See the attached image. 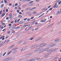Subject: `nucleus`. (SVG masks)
<instances>
[{
  "mask_svg": "<svg viewBox=\"0 0 61 61\" xmlns=\"http://www.w3.org/2000/svg\"><path fill=\"white\" fill-rule=\"evenodd\" d=\"M35 22H36V21H35L34 22H33L32 23V24H35Z\"/></svg>",
  "mask_w": 61,
  "mask_h": 61,
  "instance_id": "45",
  "label": "nucleus"
},
{
  "mask_svg": "<svg viewBox=\"0 0 61 61\" xmlns=\"http://www.w3.org/2000/svg\"><path fill=\"white\" fill-rule=\"evenodd\" d=\"M22 41H20V42H19V43H22Z\"/></svg>",
  "mask_w": 61,
  "mask_h": 61,
  "instance_id": "58",
  "label": "nucleus"
},
{
  "mask_svg": "<svg viewBox=\"0 0 61 61\" xmlns=\"http://www.w3.org/2000/svg\"><path fill=\"white\" fill-rule=\"evenodd\" d=\"M49 50L50 52H53V51H53V50H51V49H50Z\"/></svg>",
  "mask_w": 61,
  "mask_h": 61,
  "instance_id": "28",
  "label": "nucleus"
},
{
  "mask_svg": "<svg viewBox=\"0 0 61 61\" xmlns=\"http://www.w3.org/2000/svg\"><path fill=\"white\" fill-rule=\"evenodd\" d=\"M10 31H9L7 32V34H10Z\"/></svg>",
  "mask_w": 61,
  "mask_h": 61,
  "instance_id": "35",
  "label": "nucleus"
},
{
  "mask_svg": "<svg viewBox=\"0 0 61 61\" xmlns=\"http://www.w3.org/2000/svg\"><path fill=\"white\" fill-rule=\"evenodd\" d=\"M14 47V46L13 45L12 46H10V47L8 48V49H10V48H12L13 47Z\"/></svg>",
  "mask_w": 61,
  "mask_h": 61,
  "instance_id": "12",
  "label": "nucleus"
},
{
  "mask_svg": "<svg viewBox=\"0 0 61 61\" xmlns=\"http://www.w3.org/2000/svg\"><path fill=\"white\" fill-rule=\"evenodd\" d=\"M32 55V53L29 54L25 56V57H26V58L27 57H28V56H30V55Z\"/></svg>",
  "mask_w": 61,
  "mask_h": 61,
  "instance_id": "4",
  "label": "nucleus"
},
{
  "mask_svg": "<svg viewBox=\"0 0 61 61\" xmlns=\"http://www.w3.org/2000/svg\"><path fill=\"white\" fill-rule=\"evenodd\" d=\"M11 24H9V26H11Z\"/></svg>",
  "mask_w": 61,
  "mask_h": 61,
  "instance_id": "54",
  "label": "nucleus"
},
{
  "mask_svg": "<svg viewBox=\"0 0 61 61\" xmlns=\"http://www.w3.org/2000/svg\"><path fill=\"white\" fill-rule=\"evenodd\" d=\"M5 25V23H3L2 24V25Z\"/></svg>",
  "mask_w": 61,
  "mask_h": 61,
  "instance_id": "53",
  "label": "nucleus"
},
{
  "mask_svg": "<svg viewBox=\"0 0 61 61\" xmlns=\"http://www.w3.org/2000/svg\"><path fill=\"white\" fill-rule=\"evenodd\" d=\"M26 1H27L28 2H29V1H31V0H23V2H25Z\"/></svg>",
  "mask_w": 61,
  "mask_h": 61,
  "instance_id": "8",
  "label": "nucleus"
},
{
  "mask_svg": "<svg viewBox=\"0 0 61 61\" xmlns=\"http://www.w3.org/2000/svg\"><path fill=\"white\" fill-rule=\"evenodd\" d=\"M55 4V5L53 6V8H55L56 6L57 5V4Z\"/></svg>",
  "mask_w": 61,
  "mask_h": 61,
  "instance_id": "18",
  "label": "nucleus"
},
{
  "mask_svg": "<svg viewBox=\"0 0 61 61\" xmlns=\"http://www.w3.org/2000/svg\"><path fill=\"white\" fill-rule=\"evenodd\" d=\"M56 45V44H53L51 45L50 46V47H52V46H55Z\"/></svg>",
  "mask_w": 61,
  "mask_h": 61,
  "instance_id": "16",
  "label": "nucleus"
},
{
  "mask_svg": "<svg viewBox=\"0 0 61 61\" xmlns=\"http://www.w3.org/2000/svg\"><path fill=\"white\" fill-rule=\"evenodd\" d=\"M15 23H17V20H15Z\"/></svg>",
  "mask_w": 61,
  "mask_h": 61,
  "instance_id": "63",
  "label": "nucleus"
},
{
  "mask_svg": "<svg viewBox=\"0 0 61 61\" xmlns=\"http://www.w3.org/2000/svg\"><path fill=\"white\" fill-rule=\"evenodd\" d=\"M39 51V49H35V50L34 51V52H36V51Z\"/></svg>",
  "mask_w": 61,
  "mask_h": 61,
  "instance_id": "7",
  "label": "nucleus"
},
{
  "mask_svg": "<svg viewBox=\"0 0 61 61\" xmlns=\"http://www.w3.org/2000/svg\"><path fill=\"white\" fill-rule=\"evenodd\" d=\"M31 28H32V27H31L29 28L26 31H28V30H29L30 29H31Z\"/></svg>",
  "mask_w": 61,
  "mask_h": 61,
  "instance_id": "21",
  "label": "nucleus"
},
{
  "mask_svg": "<svg viewBox=\"0 0 61 61\" xmlns=\"http://www.w3.org/2000/svg\"><path fill=\"white\" fill-rule=\"evenodd\" d=\"M12 19V17L11 16L10 17V20H11Z\"/></svg>",
  "mask_w": 61,
  "mask_h": 61,
  "instance_id": "37",
  "label": "nucleus"
},
{
  "mask_svg": "<svg viewBox=\"0 0 61 61\" xmlns=\"http://www.w3.org/2000/svg\"><path fill=\"white\" fill-rule=\"evenodd\" d=\"M10 23H11V24H13V23H14V21H11V22H10Z\"/></svg>",
  "mask_w": 61,
  "mask_h": 61,
  "instance_id": "47",
  "label": "nucleus"
},
{
  "mask_svg": "<svg viewBox=\"0 0 61 61\" xmlns=\"http://www.w3.org/2000/svg\"><path fill=\"white\" fill-rule=\"evenodd\" d=\"M17 5H18L17 4V3H16V4H15V6H17Z\"/></svg>",
  "mask_w": 61,
  "mask_h": 61,
  "instance_id": "39",
  "label": "nucleus"
},
{
  "mask_svg": "<svg viewBox=\"0 0 61 61\" xmlns=\"http://www.w3.org/2000/svg\"><path fill=\"white\" fill-rule=\"evenodd\" d=\"M34 2L33 1H30L29 2L30 3H33Z\"/></svg>",
  "mask_w": 61,
  "mask_h": 61,
  "instance_id": "33",
  "label": "nucleus"
},
{
  "mask_svg": "<svg viewBox=\"0 0 61 61\" xmlns=\"http://www.w3.org/2000/svg\"><path fill=\"white\" fill-rule=\"evenodd\" d=\"M17 12L18 13H19V10H18L17 11Z\"/></svg>",
  "mask_w": 61,
  "mask_h": 61,
  "instance_id": "32",
  "label": "nucleus"
},
{
  "mask_svg": "<svg viewBox=\"0 0 61 61\" xmlns=\"http://www.w3.org/2000/svg\"><path fill=\"white\" fill-rule=\"evenodd\" d=\"M29 5H34L33 3H29Z\"/></svg>",
  "mask_w": 61,
  "mask_h": 61,
  "instance_id": "17",
  "label": "nucleus"
},
{
  "mask_svg": "<svg viewBox=\"0 0 61 61\" xmlns=\"http://www.w3.org/2000/svg\"><path fill=\"white\" fill-rule=\"evenodd\" d=\"M12 58V57H10V58H8L5 60V61H8V60H10V59H11Z\"/></svg>",
  "mask_w": 61,
  "mask_h": 61,
  "instance_id": "3",
  "label": "nucleus"
},
{
  "mask_svg": "<svg viewBox=\"0 0 61 61\" xmlns=\"http://www.w3.org/2000/svg\"><path fill=\"white\" fill-rule=\"evenodd\" d=\"M53 25V24H52L51 25H48V26H50L49 27H50L51 26V25Z\"/></svg>",
  "mask_w": 61,
  "mask_h": 61,
  "instance_id": "30",
  "label": "nucleus"
},
{
  "mask_svg": "<svg viewBox=\"0 0 61 61\" xmlns=\"http://www.w3.org/2000/svg\"><path fill=\"white\" fill-rule=\"evenodd\" d=\"M59 0H57L56 2H57V3H58V2H59L58 3V4L59 5H60V4H61V1H60V2H59Z\"/></svg>",
  "mask_w": 61,
  "mask_h": 61,
  "instance_id": "5",
  "label": "nucleus"
},
{
  "mask_svg": "<svg viewBox=\"0 0 61 61\" xmlns=\"http://www.w3.org/2000/svg\"><path fill=\"white\" fill-rule=\"evenodd\" d=\"M29 13H30V12H27L26 13V15H28L29 14Z\"/></svg>",
  "mask_w": 61,
  "mask_h": 61,
  "instance_id": "23",
  "label": "nucleus"
},
{
  "mask_svg": "<svg viewBox=\"0 0 61 61\" xmlns=\"http://www.w3.org/2000/svg\"><path fill=\"white\" fill-rule=\"evenodd\" d=\"M38 49H39V51H40V50H42L43 48L42 47H40L39 48H38Z\"/></svg>",
  "mask_w": 61,
  "mask_h": 61,
  "instance_id": "19",
  "label": "nucleus"
},
{
  "mask_svg": "<svg viewBox=\"0 0 61 61\" xmlns=\"http://www.w3.org/2000/svg\"><path fill=\"white\" fill-rule=\"evenodd\" d=\"M19 14H20V15H21V14H22V13H21V12H19Z\"/></svg>",
  "mask_w": 61,
  "mask_h": 61,
  "instance_id": "62",
  "label": "nucleus"
},
{
  "mask_svg": "<svg viewBox=\"0 0 61 61\" xmlns=\"http://www.w3.org/2000/svg\"><path fill=\"white\" fill-rule=\"evenodd\" d=\"M43 51H46V49L45 48V49H44V50H42Z\"/></svg>",
  "mask_w": 61,
  "mask_h": 61,
  "instance_id": "46",
  "label": "nucleus"
},
{
  "mask_svg": "<svg viewBox=\"0 0 61 61\" xmlns=\"http://www.w3.org/2000/svg\"><path fill=\"white\" fill-rule=\"evenodd\" d=\"M46 8V7H45L42 10L43 11V10H45V9Z\"/></svg>",
  "mask_w": 61,
  "mask_h": 61,
  "instance_id": "22",
  "label": "nucleus"
},
{
  "mask_svg": "<svg viewBox=\"0 0 61 61\" xmlns=\"http://www.w3.org/2000/svg\"><path fill=\"white\" fill-rule=\"evenodd\" d=\"M2 10H1L0 11V14H2Z\"/></svg>",
  "mask_w": 61,
  "mask_h": 61,
  "instance_id": "42",
  "label": "nucleus"
},
{
  "mask_svg": "<svg viewBox=\"0 0 61 61\" xmlns=\"http://www.w3.org/2000/svg\"><path fill=\"white\" fill-rule=\"evenodd\" d=\"M9 17H7L6 18V20H8V18H9Z\"/></svg>",
  "mask_w": 61,
  "mask_h": 61,
  "instance_id": "51",
  "label": "nucleus"
},
{
  "mask_svg": "<svg viewBox=\"0 0 61 61\" xmlns=\"http://www.w3.org/2000/svg\"><path fill=\"white\" fill-rule=\"evenodd\" d=\"M33 39H34L33 38H31L30 39V40H33Z\"/></svg>",
  "mask_w": 61,
  "mask_h": 61,
  "instance_id": "36",
  "label": "nucleus"
},
{
  "mask_svg": "<svg viewBox=\"0 0 61 61\" xmlns=\"http://www.w3.org/2000/svg\"><path fill=\"white\" fill-rule=\"evenodd\" d=\"M52 10V8H51L49 9V10L51 11Z\"/></svg>",
  "mask_w": 61,
  "mask_h": 61,
  "instance_id": "31",
  "label": "nucleus"
},
{
  "mask_svg": "<svg viewBox=\"0 0 61 61\" xmlns=\"http://www.w3.org/2000/svg\"><path fill=\"white\" fill-rule=\"evenodd\" d=\"M3 5H4L3 4L1 5V7H4Z\"/></svg>",
  "mask_w": 61,
  "mask_h": 61,
  "instance_id": "20",
  "label": "nucleus"
},
{
  "mask_svg": "<svg viewBox=\"0 0 61 61\" xmlns=\"http://www.w3.org/2000/svg\"><path fill=\"white\" fill-rule=\"evenodd\" d=\"M6 12H8V9H6Z\"/></svg>",
  "mask_w": 61,
  "mask_h": 61,
  "instance_id": "34",
  "label": "nucleus"
},
{
  "mask_svg": "<svg viewBox=\"0 0 61 61\" xmlns=\"http://www.w3.org/2000/svg\"><path fill=\"white\" fill-rule=\"evenodd\" d=\"M18 9H20V10H21V8H20V7H19L18 8Z\"/></svg>",
  "mask_w": 61,
  "mask_h": 61,
  "instance_id": "41",
  "label": "nucleus"
},
{
  "mask_svg": "<svg viewBox=\"0 0 61 61\" xmlns=\"http://www.w3.org/2000/svg\"><path fill=\"white\" fill-rule=\"evenodd\" d=\"M51 6V5H50L49 6H48V8H50Z\"/></svg>",
  "mask_w": 61,
  "mask_h": 61,
  "instance_id": "52",
  "label": "nucleus"
},
{
  "mask_svg": "<svg viewBox=\"0 0 61 61\" xmlns=\"http://www.w3.org/2000/svg\"><path fill=\"white\" fill-rule=\"evenodd\" d=\"M4 2H5V4H6V3H7V1H6V0H5Z\"/></svg>",
  "mask_w": 61,
  "mask_h": 61,
  "instance_id": "27",
  "label": "nucleus"
},
{
  "mask_svg": "<svg viewBox=\"0 0 61 61\" xmlns=\"http://www.w3.org/2000/svg\"><path fill=\"white\" fill-rule=\"evenodd\" d=\"M26 27V26H25V25H24L23 26V28H25V27Z\"/></svg>",
  "mask_w": 61,
  "mask_h": 61,
  "instance_id": "48",
  "label": "nucleus"
},
{
  "mask_svg": "<svg viewBox=\"0 0 61 61\" xmlns=\"http://www.w3.org/2000/svg\"><path fill=\"white\" fill-rule=\"evenodd\" d=\"M43 50H41L39 51V54H41V53H43Z\"/></svg>",
  "mask_w": 61,
  "mask_h": 61,
  "instance_id": "10",
  "label": "nucleus"
},
{
  "mask_svg": "<svg viewBox=\"0 0 61 61\" xmlns=\"http://www.w3.org/2000/svg\"><path fill=\"white\" fill-rule=\"evenodd\" d=\"M5 29H4V30H2V31H3V32L5 31Z\"/></svg>",
  "mask_w": 61,
  "mask_h": 61,
  "instance_id": "56",
  "label": "nucleus"
},
{
  "mask_svg": "<svg viewBox=\"0 0 61 61\" xmlns=\"http://www.w3.org/2000/svg\"><path fill=\"white\" fill-rule=\"evenodd\" d=\"M30 19H28L27 20V21H30Z\"/></svg>",
  "mask_w": 61,
  "mask_h": 61,
  "instance_id": "40",
  "label": "nucleus"
},
{
  "mask_svg": "<svg viewBox=\"0 0 61 61\" xmlns=\"http://www.w3.org/2000/svg\"><path fill=\"white\" fill-rule=\"evenodd\" d=\"M25 10H29L30 11H32V10H32L30 9V7L28 8H25Z\"/></svg>",
  "mask_w": 61,
  "mask_h": 61,
  "instance_id": "2",
  "label": "nucleus"
},
{
  "mask_svg": "<svg viewBox=\"0 0 61 61\" xmlns=\"http://www.w3.org/2000/svg\"><path fill=\"white\" fill-rule=\"evenodd\" d=\"M19 36H20L19 35H18V36H17V37H19Z\"/></svg>",
  "mask_w": 61,
  "mask_h": 61,
  "instance_id": "64",
  "label": "nucleus"
},
{
  "mask_svg": "<svg viewBox=\"0 0 61 61\" xmlns=\"http://www.w3.org/2000/svg\"><path fill=\"white\" fill-rule=\"evenodd\" d=\"M41 22H46V20H41Z\"/></svg>",
  "mask_w": 61,
  "mask_h": 61,
  "instance_id": "14",
  "label": "nucleus"
},
{
  "mask_svg": "<svg viewBox=\"0 0 61 61\" xmlns=\"http://www.w3.org/2000/svg\"><path fill=\"white\" fill-rule=\"evenodd\" d=\"M33 13V14H36V12H34Z\"/></svg>",
  "mask_w": 61,
  "mask_h": 61,
  "instance_id": "60",
  "label": "nucleus"
},
{
  "mask_svg": "<svg viewBox=\"0 0 61 61\" xmlns=\"http://www.w3.org/2000/svg\"><path fill=\"white\" fill-rule=\"evenodd\" d=\"M16 52H17V51H16V50L14 51H13V52H12V53H15Z\"/></svg>",
  "mask_w": 61,
  "mask_h": 61,
  "instance_id": "13",
  "label": "nucleus"
},
{
  "mask_svg": "<svg viewBox=\"0 0 61 61\" xmlns=\"http://www.w3.org/2000/svg\"><path fill=\"white\" fill-rule=\"evenodd\" d=\"M15 29H17V27H15V28H14Z\"/></svg>",
  "mask_w": 61,
  "mask_h": 61,
  "instance_id": "38",
  "label": "nucleus"
},
{
  "mask_svg": "<svg viewBox=\"0 0 61 61\" xmlns=\"http://www.w3.org/2000/svg\"><path fill=\"white\" fill-rule=\"evenodd\" d=\"M38 41V39H37L36 40L35 42H37V41Z\"/></svg>",
  "mask_w": 61,
  "mask_h": 61,
  "instance_id": "59",
  "label": "nucleus"
},
{
  "mask_svg": "<svg viewBox=\"0 0 61 61\" xmlns=\"http://www.w3.org/2000/svg\"><path fill=\"white\" fill-rule=\"evenodd\" d=\"M27 18L24 19V21H25V20H27Z\"/></svg>",
  "mask_w": 61,
  "mask_h": 61,
  "instance_id": "43",
  "label": "nucleus"
},
{
  "mask_svg": "<svg viewBox=\"0 0 61 61\" xmlns=\"http://www.w3.org/2000/svg\"><path fill=\"white\" fill-rule=\"evenodd\" d=\"M14 25H13V26H12V27L13 28H14V27H15L16 26L15 25H14Z\"/></svg>",
  "mask_w": 61,
  "mask_h": 61,
  "instance_id": "29",
  "label": "nucleus"
},
{
  "mask_svg": "<svg viewBox=\"0 0 61 61\" xmlns=\"http://www.w3.org/2000/svg\"><path fill=\"white\" fill-rule=\"evenodd\" d=\"M38 28H35V30H37V29H38Z\"/></svg>",
  "mask_w": 61,
  "mask_h": 61,
  "instance_id": "55",
  "label": "nucleus"
},
{
  "mask_svg": "<svg viewBox=\"0 0 61 61\" xmlns=\"http://www.w3.org/2000/svg\"><path fill=\"white\" fill-rule=\"evenodd\" d=\"M38 47V46H37V45H35L34 46L31 47H30V48L31 49H33V48H35L36 47Z\"/></svg>",
  "mask_w": 61,
  "mask_h": 61,
  "instance_id": "1",
  "label": "nucleus"
},
{
  "mask_svg": "<svg viewBox=\"0 0 61 61\" xmlns=\"http://www.w3.org/2000/svg\"><path fill=\"white\" fill-rule=\"evenodd\" d=\"M57 48L55 49H54L52 50V51H53H53H56V50H57Z\"/></svg>",
  "mask_w": 61,
  "mask_h": 61,
  "instance_id": "15",
  "label": "nucleus"
},
{
  "mask_svg": "<svg viewBox=\"0 0 61 61\" xmlns=\"http://www.w3.org/2000/svg\"><path fill=\"white\" fill-rule=\"evenodd\" d=\"M43 44H44L43 43H42L41 44H40V46H43Z\"/></svg>",
  "mask_w": 61,
  "mask_h": 61,
  "instance_id": "24",
  "label": "nucleus"
},
{
  "mask_svg": "<svg viewBox=\"0 0 61 61\" xmlns=\"http://www.w3.org/2000/svg\"><path fill=\"white\" fill-rule=\"evenodd\" d=\"M60 40V39H57V42H58V41H59Z\"/></svg>",
  "mask_w": 61,
  "mask_h": 61,
  "instance_id": "25",
  "label": "nucleus"
},
{
  "mask_svg": "<svg viewBox=\"0 0 61 61\" xmlns=\"http://www.w3.org/2000/svg\"><path fill=\"white\" fill-rule=\"evenodd\" d=\"M40 58H39V59H36V60H40Z\"/></svg>",
  "mask_w": 61,
  "mask_h": 61,
  "instance_id": "57",
  "label": "nucleus"
},
{
  "mask_svg": "<svg viewBox=\"0 0 61 61\" xmlns=\"http://www.w3.org/2000/svg\"><path fill=\"white\" fill-rule=\"evenodd\" d=\"M22 16H21V15H19L18 16V17H19V18H20V19H21V18H22Z\"/></svg>",
  "mask_w": 61,
  "mask_h": 61,
  "instance_id": "11",
  "label": "nucleus"
},
{
  "mask_svg": "<svg viewBox=\"0 0 61 61\" xmlns=\"http://www.w3.org/2000/svg\"><path fill=\"white\" fill-rule=\"evenodd\" d=\"M9 5H10V6H11V5H12V4H9Z\"/></svg>",
  "mask_w": 61,
  "mask_h": 61,
  "instance_id": "61",
  "label": "nucleus"
},
{
  "mask_svg": "<svg viewBox=\"0 0 61 61\" xmlns=\"http://www.w3.org/2000/svg\"><path fill=\"white\" fill-rule=\"evenodd\" d=\"M26 48V47H25L23 48L21 50V51H24V50H25V49Z\"/></svg>",
  "mask_w": 61,
  "mask_h": 61,
  "instance_id": "6",
  "label": "nucleus"
},
{
  "mask_svg": "<svg viewBox=\"0 0 61 61\" xmlns=\"http://www.w3.org/2000/svg\"><path fill=\"white\" fill-rule=\"evenodd\" d=\"M5 15V13H3L1 16V17H4V15Z\"/></svg>",
  "mask_w": 61,
  "mask_h": 61,
  "instance_id": "9",
  "label": "nucleus"
},
{
  "mask_svg": "<svg viewBox=\"0 0 61 61\" xmlns=\"http://www.w3.org/2000/svg\"><path fill=\"white\" fill-rule=\"evenodd\" d=\"M36 7H35L34 8H32V10H33V9H36Z\"/></svg>",
  "mask_w": 61,
  "mask_h": 61,
  "instance_id": "49",
  "label": "nucleus"
},
{
  "mask_svg": "<svg viewBox=\"0 0 61 61\" xmlns=\"http://www.w3.org/2000/svg\"><path fill=\"white\" fill-rule=\"evenodd\" d=\"M34 18V17H31L30 18V19H33V18Z\"/></svg>",
  "mask_w": 61,
  "mask_h": 61,
  "instance_id": "50",
  "label": "nucleus"
},
{
  "mask_svg": "<svg viewBox=\"0 0 61 61\" xmlns=\"http://www.w3.org/2000/svg\"><path fill=\"white\" fill-rule=\"evenodd\" d=\"M6 52H5L4 53V54H3V56H5V54H6Z\"/></svg>",
  "mask_w": 61,
  "mask_h": 61,
  "instance_id": "26",
  "label": "nucleus"
},
{
  "mask_svg": "<svg viewBox=\"0 0 61 61\" xmlns=\"http://www.w3.org/2000/svg\"><path fill=\"white\" fill-rule=\"evenodd\" d=\"M46 50H48L49 49V48H46Z\"/></svg>",
  "mask_w": 61,
  "mask_h": 61,
  "instance_id": "44",
  "label": "nucleus"
}]
</instances>
